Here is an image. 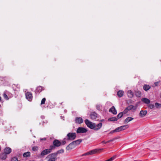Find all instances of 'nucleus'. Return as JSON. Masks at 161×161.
<instances>
[{
	"instance_id": "f257e3e1",
	"label": "nucleus",
	"mask_w": 161,
	"mask_h": 161,
	"mask_svg": "<svg viewBox=\"0 0 161 161\" xmlns=\"http://www.w3.org/2000/svg\"><path fill=\"white\" fill-rule=\"evenodd\" d=\"M85 122L88 127L91 129H93L96 131L100 129L102 125V123L101 122L96 125L95 123H92L87 119L85 120Z\"/></svg>"
},
{
	"instance_id": "f03ea898",
	"label": "nucleus",
	"mask_w": 161,
	"mask_h": 161,
	"mask_svg": "<svg viewBox=\"0 0 161 161\" xmlns=\"http://www.w3.org/2000/svg\"><path fill=\"white\" fill-rule=\"evenodd\" d=\"M64 150L62 149L58 151L56 153L50 154L48 155L47 158L49 159L47 161H55L57 160V157L58 154L62 153H64Z\"/></svg>"
},
{
	"instance_id": "7ed1b4c3",
	"label": "nucleus",
	"mask_w": 161,
	"mask_h": 161,
	"mask_svg": "<svg viewBox=\"0 0 161 161\" xmlns=\"http://www.w3.org/2000/svg\"><path fill=\"white\" fill-rule=\"evenodd\" d=\"M76 136L75 133H69L67 134L66 137L64 138V140L72 141L75 138Z\"/></svg>"
},
{
	"instance_id": "20e7f679",
	"label": "nucleus",
	"mask_w": 161,
	"mask_h": 161,
	"mask_svg": "<svg viewBox=\"0 0 161 161\" xmlns=\"http://www.w3.org/2000/svg\"><path fill=\"white\" fill-rule=\"evenodd\" d=\"M53 145L50 146V147L53 149L55 148L56 147H58L61 146V142L58 140H54L53 142Z\"/></svg>"
},
{
	"instance_id": "39448f33",
	"label": "nucleus",
	"mask_w": 161,
	"mask_h": 161,
	"mask_svg": "<svg viewBox=\"0 0 161 161\" xmlns=\"http://www.w3.org/2000/svg\"><path fill=\"white\" fill-rule=\"evenodd\" d=\"M101 150V149H95L93 150H92L89 151V152L82 154V156H83L89 155L93 154L99 152Z\"/></svg>"
},
{
	"instance_id": "423d86ee",
	"label": "nucleus",
	"mask_w": 161,
	"mask_h": 161,
	"mask_svg": "<svg viewBox=\"0 0 161 161\" xmlns=\"http://www.w3.org/2000/svg\"><path fill=\"white\" fill-rule=\"evenodd\" d=\"M25 97L29 101H31L33 98L32 93L30 92H27L25 93Z\"/></svg>"
},
{
	"instance_id": "0eeeda50",
	"label": "nucleus",
	"mask_w": 161,
	"mask_h": 161,
	"mask_svg": "<svg viewBox=\"0 0 161 161\" xmlns=\"http://www.w3.org/2000/svg\"><path fill=\"white\" fill-rule=\"evenodd\" d=\"M52 149L50 147L49 149H47L43 150L41 153V155L42 156H43L45 155H47L52 151Z\"/></svg>"
},
{
	"instance_id": "6e6552de",
	"label": "nucleus",
	"mask_w": 161,
	"mask_h": 161,
	"mask_svg": "<svg viewBox=\"0 0 161 161\" xmlns=\"http://www.w3.org/2000/svg\"><path fill=\"white\" fill-rule=\"evenodd\" d=\"M87 131V130L83 127H79L76 130L77 133H86Z\"/></svg>"
},
{
	"instance_id": "1a4fd4ad",
	"label": "nucleus",
	"mask_w": 161,
	"mask_h": 161,
	"mask_svg": "<svg viewBox=\"0 0 161 161\" xmlns=\"http://www.w3.org/2000/svg\"><path fill=\"white\" fill-rule=\"evenodd\" d=\"M98 114L95 112H92L91 113L90 115L91 119H95L97 117Z\"/></svg>"
},
{
	"instance_id": "9d476101",
	"label": "nucleus",
	"mask_w": 161,
	"mask_h": 161,
	"mask_svg": "<svg viewBox=\"0 0 161 161\" xmlns=\"http://www.w3.org/2000/svg\"><path fill=\"white\" fill-rule=\"evenodd\" d=\"M75 147L74 142H72L67 146L66 149L67 150H69L74 148Z\"/></svg>"
},
{
	"instance_id": "9b49d317",
	"label": "nucleus",
	"mask_w": 161,
	"mask_h": 161,
	"mask_svg": "<svg viewBox=\"0 0 161 161\" xmlns=\"http://www.w3.org/2000/svg\"><path fill=\"white\" fill-rule=\"evenodd\" d=\"M44 90V88L41 86H38L36 89L35 92L36 93H39L42 90Z\"/></svg>"
},
{
	"instance_id": "f8f14e48",
	"label": "nucleus",
	"mask_w": 161,
	"mask_h": 161,
	"mask_svg": "<svg viewBox=\"0 0 161 161\" xmlns=\"http://www.w3.org/2000/svg\"><path fill=\"white\" fill-rule=\"evenodd\" d=\"M147 111L146 110H141L139 114V116L141 117H143L147 114Z\"/></svg>"
},
{
	"instance_id": "ddd939ff",
	"label": "nucleus",
	"mask_w": 161,
	"mask_h": 161,
	"mask_svg": "<svg viewBox=\"0 0 161 161\" xmlns=\"http://www.w3.org/2000/svg\"><path fill=\"white\" fill-rule=\"evenodd\" d=\"M12 151L11 149L9 147H7L4 149V153L7 155L9 154Z\"/></svg>"
},
{
	"instance_id": "4468645a",
	"label": "nucleus",
	"mask_w": 161,
	"mask_h": 161,
	"mask_svg": "<svg viewBox=\"0 0 161 161\" xmlns=\"http://www.w3.org/2000/svg\"><path fill=\"white\" fill-rule=\"evenodd\" d=\"M75 122L76 123H78L79 124H81L83 123V120L82 118L81 117H76L75 119Z\"/></svg>"
},
{
	"instance_id": "2eb2a0df",
	"label": "nucleus",
	"mask_w": 161,
	"mask_h": 161,
	"mask_svg": "<svg viewBox=\"0 0 161 161\" xmlns=\"http://www.w3.org/2000/svg\"><path fill=\"white\" fill-rule=\"evenodd\" d=\"M141 101L144 103L147 104H149L150 102V101L149 99L146 98H142Z\"/></svg>"
},
{
	"instance_id": "dca6fc26",
	"label": "nucleus",
	"mask_w": 161,
	"mask_h": 161,
	"mask_svg": "<svg viewBox=\"0 0 161 161\" xmlns=\"http://www.w3.org/2000/svg\"><path fill=\"white\" fill-rule=\"evenodd\" d=\"M7 155L5 153H3L0 154V158L2 160H5L7 158Z\"/></svg>"
},
{
	"instance_id": "f3484780",
	"label": "nucleus",
	"mask_w": 161,
	"mask_h": 161,
	"mask_svg": "<svg viewBox=\"0 0 161 161\" xmlns=\"http://www.w3.org/2000/svg\"><path fill=\"white\" fill-rule=\"evenodd\" d=\"M109 111L111 112L114 114H117V111L114 106H112L109 109Z\"/></svg>"
},
{
	"instance_id": "a211bd4d",
	"label": "nucleus",
	"mask_w": 161,
	"mask_h": 161,
	"mask_svg": "<svg viewBox=\"0 0 161 161\" xmlns=\"http://www.w3.org/2000/svg\"><path fill=\"white\" fill-rule=\"evenodd\" d=\"M151 87V86L147 84H145L143 86V89L146 91H147Z\"/></svg>"
},
{
	"instance_id": "6ab92c4d",
	"label": "nucleus",
	"mask_w": 161,
	"mask_h": 161,
	"mask_svg": "<svg viewBox=\"0 0 161 161\" xmlns=\"http://www.w3.org/2000/svg\"><path fill=\"white\" fill-rule=\"evenodd\" d=\"M82 140L81 139H78L76 141H73V142L76 147V146L79 145L82 142Z\"/></svg>"
},
{
	"instance_id": "aec40b11",
	"label": "nucleus",
	"mask_w": 161,
	"mask_h": 161,
	"mask_svg": "<svg viewBox=\"0 0 161 161\" xmlns=\"http://www.w3.org/2000/svg\"><path fill=\"white\" fill-rule=\"evenodd\" d=\"M134 94L133 92L131 90H129L128 92L127 95L129 97L132 98L133 97Z\"/></svg>"
},
{
	"instance_id": "412c9836",
	"label": "nucleus",
	"mask_w": 161,
	"mask_h": 161,
	"mask_svg": "<svg viewBox=\"0 0 161 161\" xmlns=\"http://www.w3.org/2000/svg\"><path fill=\"white\" fill-rule=\"evenodd\" d=\"M124 93V92L123 91L119 90L117 92V95L119 97H121L123 96Z\"/></svg>"
},
{
	"instance_id": "4be33fe9",
	"label": "nucleus",
	"mask_w": 161,
	"mask_h": 161,
	"mask_svg": "<svg viewBox=\"0 0 161 161\" xmlns=\"http://www.w3.org/2000/svg\"><path fill=\"white\" fill-rule=\"evenodd\" d=\"M133 119V118L132 117H128L127 118H126L125 120V123H126L129 122L131 121Z\"/></svg>"
},
{
	"instance_id": "5701e85b",
	"label": "nucleus",
	"mask_w": 161,
	"mask_h": 161,
	"mask_svg": "<svg viewBox=\"0 0 161 161\" xmlns=\"http://www.w3.org/2000/svg\"><path fill=\"white\" fill-rule=\"evenodd\" d=\"M30 152H28L24 153L23 154V156L24 157L27 158L30 156Z\"/></svg>"
},
{
	"instance_id": "b1692460",
	"label": "nucleus",
	"mask_w": 161,
	"mask_h": 161,
	"mask_svg": "<svg viewBox=\"0 0 161 161\" xmlns=\"http://www.w3.org/2000/svg\"><path fill=\"white\" fill-rule=\"evenodd\" d=\"M121 131L125 130L129 127V126L127 125L120 126Z\"/></svg>"
},
{
	"instance_id": "393cba45",
	"label": "nucleus",
	"mask_w": 161,
	"mask_h": 161,
	"mask_svg": "<svg viewBox=\"0 0 161 161\" xmlns=\"http://www.w3.org/2000/svg\"><path fill=\"white\" fill-rule=\"evenodd\" d=\"M118 120V119L115 117H111L108 119V121H115Z\"/></svg>"
},
{
	"instance_id": "a878e982",
	"label": "nucleus",
	"mask_w": 161,
	"mask_h": 161,
	"mask_svg": "<svg viewBox=\"0 0 161 161\" xmlns=\"http://www.w3.org/2000/svg\"><path fill=\"white\" fill-rule=\"evenodd\" d=\"M6 92L7 91H5L3 92V96L5 100H8L9 99V98L6 94Z\"/></svg>"
},
{
	"instance_id": "bb28decb",
	"label": "nucleus",
	"mask_w": 161,
	"mask_h": 161,
	"mask_svg": "<svg viewBox=\"0 0 161 161\" xmlns=\"http://www.w3.org/2000/svg\"><path fill=\"white\" fill-rule=\"evenodd\" d=\"M123 115V112H121L119 113L117 115V118L118 119H119L121 118Z\"/></svg>"
},
{
	"instance_id": "cd10ccee",
	"label": "nucleus",
	"mask_w": 161,
	"mask_h": 161,
	"mask_svg": "<svg viewBox=\"0 0 161 161\" xmlns=\"http://www.w3.org/2000/svg\"><path fill=\"white\" fill-rule=\"evenodd\" d=\"M141 92L140 91H138L136 92V95L137 97H140Z\"/></svg>"
},
{
	"instance_id": "c85d7f7f",
	"label": "nucleus",
	"mask_w": 161,
	"mask_h": 161,
	"mask_svg": "<svg viewBox=\"0 0 161 161\" xmlns=\"http://www.w3.org/2000/svg\"><path fill=\"white\" fill-rule=\"evenodd\" d=\"M134 107V106L132 105H130L126 108L129 110L130 111Z\"/></svg>"
},
{
	"instance_id": "c756f323",
	"label": "nucleus",
	"mask_w": 161,
	"mask_h": 161,
	"mask_svg": "<svg viewBox=\"0 0 161 161\" xmlns=\"http://www.w3.org/2000/svg\"><path fill=\"white\" fill-rule=\"evenodd\" d=\"M32 150L34 151H37L38 149V147L37 146H34L32 147Z\"/></svg>"
},
{
	"instance_id": "7c9ffc66",
	"label": "nucleus",
	"mask_w": 161,
	"mask_h": 161,
	"mask_svg": "<svg viewBox=\"0 0 161 161\" xmlns=\"http://www.w3.org/2000/svg\"><path fill=\"white\" fill-rule=\"evenodd\" d=\"M116 158V156H114L111 158H110L109 159H108L107 160L108 161H113L114 159H115Z\"/></svg>"
},
{
	"instance_id": "2f4dec72",
	"label": "nucleus",
	"mask_w": 161,
	"mask_h": 161,
	"mask_svg": "<svg viewBox=\"0 0 161 161\" xmlns=\"http://www.w3.org/2000/svg\"><path fill=\"white\" fill-rule=\"evenodd\" d=\"M154 105L155 106L156 108H160L161 104L158 103H155Z\"/></svg>"
},
{
	"instance_id": "473e14b6",
	"label": "nucleus",
	"mask_w": 161,
	"mask_h": 161,
	"mask_svg": "<svg viewBox=\"0 0 161 161\" xmlns=\"http://www.w3.org/2000/svg\"><path fill=\"white\" fill-rule=\"evenodd\" d=\"M148 107L150 109H153L155 105L154 104H149L148 105Z\"/></svg>"
},
{
	"instance_id": "72a5a7b5",
	"label": "nucleus",
	"mask_w": 161,
	"mask_h": 161,
	"mask_svg": "<svg viewBox=\"0 0 161 161\" xmlns=\"http://www.w3.org/2000/svg\"><path fill=\"white\" fill-rule=\"evenodd\" d=\"M46 99L45 98H43L42 100V101H41V105H42V104H44L45 103V101H46Z\"/></svg>"
},
{
	"instance_id": "f704fd0d",
	"label": "nucleus",
	"mask_w": 161,
	"mask_h": 161,
	"mask_svg": "<svg viewBox=\"0 0 161 161\" xmlns=\"http://www.w3.org/2000/svg\"><path fill=\"white\" fill-rule=\"evenodd\" d=\"M11 161H18L17 158L15 157L12 158Z\"/></svg>"
},
{
	"instance_id": "c9c22d12",
	"label": "nucleus",
	"mask_w": 161,
	"mask_h": 161,
	"mask_svg": "<svg viewBox=\"0 0 161 161\" xmlns=\"http://www.w3.org/2000/svg\"><path fill=\"white\" fill-rule=\"evenodd\" d=\"M115 130L116 132H118L121 131L120 127L116 128Z\"/></svg>"
},
{
	"instance_id": "e433bc0d",
	"label": "nucleus",
	"mask_w": 161,
	"mask_h": 161,
	"mask_svg": "<svg viewBox=\"0 0 161 161\" xmlns=\"http://www.w3.org/2000/svg\"><path fill=\"white\" fill-rule=\"evenodd\" d=\"M96 107L97 110H100L101 108V106L100 105H97Z\"/></svg>"
},
{
	"instance_id": "4c0bfd02",
	"label": "nucleus",
	"mask_w": 161,
	"mask_h": 161,
	"mask_svg": "<svg viewBox=\"0 0 161 161\" xmlns=\"http://www.w3.org/2000/svg\"><path fill=\"white\" fill-rule=\"evenodd\" d=\"M65 140H64V139L61 142V145L62 144L63 145H64L66 143V142Z\"/></svg>"
},
{
	"instance_id": "58836bf2",
	"label": "nucleus",
	"mask_w": 161,
	"mask_h": 161,
	"mask_svg": "<svg viewBox=\"0 0 161 161\" xmlns=\"http://www.w3.org/2000/svg\"><path fill=\"white\" fill-rule=\"evenodd\" d=\"M129 111L126 108L124 110L123 112V114H126L128 113V112Z\"/></svg>"
},
{
	"instance_id": "ea45409f",
	"label": "nucleus",
	"mask_w": 161,
	"mask_h": 161,
	"mask_svg": "<svg viewBox=\"0 0 161 161\" xmlns=\"http://www.w3.org/2000/svg\"><path fill=\"white\" fill-rule=\"evenodd\" d=\"M46 138H41L40 139V140L41 141H46Z\"/></svg>"
},
{
	"instance_id": "a19ab883",
	"label": "nucleus",
	"mask_w": 161,
	"mask_h": 161,
	"mask_svg": "<svg viewBox=\"0 0 161 161\" xmlns=\"http://www.w3.org/2000/svg\"><path fill=\"white\" fill-rule=\"evenodd\" d=\"M116 132L115 131V130H112L110 132V133H110V134H113V133H114V132Z\"/></svg>"
},
{
	"instance_id": "79ce46f5",
	"label": "nucleus",
	"mask_w": 161,
	"mask_h": 161,
	"mask_svg": "<svg viewBox=\"0 0 161 161\" xmlns=\"http://www.w3.org/2000/svg\"><path fill=\"white\" fill-rule=\"evenodd\" d=\"M159 83V82H156L154 83V84L155 85V86H157L158 85V84Z\"/></svg>"
},
{
	"instance_id": "37998d69",
	"label": "nucleus",
	"mask_w": 161,
	"mask_h": 161,
	"mask_svg": "<svg viewBox=\"0 0 161 161\" xmlns=\"http://www.w3.org/2000/svg\"><path fill=\"white\" fill-rule=\"evenodd\" d=\"M117 139V138H114L112 139H111V140H110V141L111 142H113L115 140Z\"/></svg>"
},
{
	"instance_id": "c03bdc74",
	"label": "nucleus",
	"mask_w": 161,
	"mask_h": 161,
	"mask_svg": "<svg viewBox=\"0 0 161 161\" xmlns=\"http://www.w3.org/2000/svg\"><path fill=\"white\" fill-rule=\"evenodd\" d=\"M102 143H103V144H106L107 143V142H105L104 141H103L102 142Z\"/></svg>"
},
{
	"instance_id": "a18cd8bd",
	"label": "nucleus",
	"mask_w": 161,
	"mask_h": 161,
	"mask_svg": "<svg viewBox=\"0 0 161 161\" xmlns=\"http://www.w3.org/2000/svg\"><path fill=\"white\" fill-rule=\"evenodd\" d=\"M111 142V141H110V140H108V141H107V143H108V142Z\"/></svg>"
},
{
	"instance_id": "49530a36",
	"label": "nucleus",
	"mask_w": 161,
	"mask_h": 161,
	"mask_svg": "<svg viewBox=\"0 0 161 161\" xmlns=\"http://www.w3.org/2000/svg\"><path fill=\"white\" fill-rule=\"evenodd\" d=\"M1 99H2L1 97L0 96V101L1 100Z\"/></svg>"
},
{
	"instance_id": "de8ad7c7",
	"label": "nucleus",
	"mask_w": 161,
	"mask_h": 161,
	"mask_svg": "<svg viewBox=\"0 0 161 161\" xmlns=\"http://www.w3.org/2000/svg\"><path fill=\"white\" fill-rule=\"evenodd\" d=\"M63 103H60L61 104H62Z\"/></svg>"
},
{
	"instance_id": "09e8293b",
	"label": "nucleus",
	"mask_w": 161,
	"mask_h": 161,
	"mask_svg": "<svg viewBox=\"0 0 161 161\" xmlns=\"http://www.w3.org/2000/svg\"><path fill=\"white\" fill-rule=\"evenodd\" d=\"M43 117H44V116H43V117H42V119H43Z\"/></svg>"
},
{
	"instance_id": "8fccbe9b",
	"label": "nucleus",
	"mask_w": 161,
	"mask_h": 161,
	"mask_svg": "<svg viewBox=\"0 0 161 161\" xmlns=\"http://www.w3.org/2000/svg\"><path fill=\"white\" fill-rule=\"evenodd\" d=\"M43 117H44V116H43V117H42V119H43Z\"/></svg>"
},
{
	"instance_id": "3c124183",
	"label": "nucleus",
	"mask_w": 161,
	"mask_h": 161,
	"mask_svg": "<svg viewBox=\"0 0 161 161\" xmlns=\"http://www.w3.org/2000/svg\"><path fill=\"white\" fill-rule=\"evenodd\" d=\"M43 117H44V116H43V117H42V119H43Z\"/></svg>"
},
{
	"instance_id": "603ef678",
	"label": "nucleus",
	"mask_w": 161,
	"mask_h": 161,
	"mask_svg": "<svg viewBox=\"0 0 161 161\" xmlns=\"http://www.w3.org/2000/svg\"><path fill=\"white\" fill-rule=\"evenodd\" d=\"M0 106H1V105L0 104Z\"/></svg>"
}]
</instances>
